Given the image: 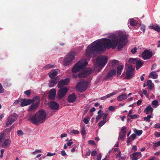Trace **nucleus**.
Instances as JSON below:
<instances>
[{
	"label": "nucleus",
	"mask_w": 160,
	"mask_h": 160,
	"mask_svg": "<svg viewBox=\"0 0 160 160\" xmlns=\"http://www.w3.org/2000/svg\"><path fill=\"white\" fill-rule=\"evenodd\" d=\"M128 37L126 32L119 31L117 35L113 34L110 35L109 39L103 38L97 40L87 47L86 55L90 58L95 56L99 52H104L107 48L114 49L117 46L119 50L126 45Z\"/></svg>",
	"instance_id": "f257e3e1"
},
{
	"label": "nucleus",
	"mask_w": 160,
	"mask_h": 160,
	"mask_svg": "<svg viewBox=\"0 0 160 160\" xmlns=\"http://www.w3.org/2000/svg\"><path fill=\"white\" fill-rule=\"evenodd\" d=\"M47 116L45 111L41 109L34 115L31 116L29 118V120L32 123L38 125L39 123H42L45 121Z\"/></svg>",
	"instance_id": "f03ea898"
},
{
	"label": "nucleus",
	"mask_w": 160,
	"mask_h": 160,
	"mask_svg": "<svg viewBox=\"0 0 160 160\" xmlns=\"http://www.w3.org/2000/svg\"><path fill=\"white\" fill-rule=\"evenodd\" d=\"M108 58L106 56L100 55L98 56L96 60L98 66H95V70L99 72L103 68L107 62Z\"/></svg>",
	"instance_id": "7ed1b4c3"
},
{
	"label": "nucleus",
	"mask_w": 160,
	"mask_h": 160,
	"mask_svg": "<svg viewBox=\"0 0 160 160\" xmlns=\"http://www.w3.org/2000/svg\"><path fill=\"white\" fill-rule=\"evenodd\" d=\"M88 64V62L85 59H82L78 62L73 67L72 72L73 73L78 72L81 69L84 68Z\"/></svg>",
	"instance_id": "20e7f679"
},
{
	"label": "nucleus",
	"mask_w": 160,
	"mask_h": 160,
	"mask_svg": "<svg viewBox=\"0 0 160 160\" xmlns=\"http://www.w3.org/2000/svg\"><path fill=\"white\" fill-rule=\"evenodd\" d=\"M75 55V52H70L64 59L63 62L64 65L67 66L70 64L74 60Z\"/></svg>",
	"instance_id": "39448f33"
},
{
	"label": "nucleus",
	"mask_w": 160,
	"mask_h": 160,
	"mask_svg": "<svg viewBox=\"0 0 160 160\" xmlns=\"http://www.w3.org/2000/svg\"><path fill=\"white\" fill-rule=\"evenodd\" d=\"M88 83L85 81H82L76 86V89L80 92H82L86 89Z\"/></svg>",
	"instance_id": "423d86ee"
},
{
	"label": "nucleus",
	"mask_w": 160,
	"mask_h": 160,
	"mask_svg": "<svg viewBox=\"0 0 160 160\" xmlns=\"http://www.w3.org/2000/svg\"><path fill=\"white\" fill-rule=\"evenodd\" d=\"M135 69L131 66H128L126 71V78L129 79L134 75Z\"/></svg>",
	"instance_id": "0eeeda50"
},
{
	"label": "nucleus",
	"mask_w": 160,
	"mask_h": 160,
	"mask_svg": "<svg viewBox=\"0 0 160 160\" xmlns=\"http://www.w3.org/2000/svg\"><path fill=\"white\" fill-rule=\"evenodd\" d=\"M68 91V89L66 87L61 88L58 91L57 98L58 99H60L63 98Z\"/></svg>",
	"instance_id": "6e6552de"
},
{
	"label": "nucleus",
	"mask_w": 160,
	"mask_h": 160,
	"mask_svg": "<svg viewBox=\"0 0 160 160\" xmlns=\"http://www.w3.org/2000/svg\"><path fill=\"white\" fill-rule=\"evenodd\" d=\"M36 98H33L32 99H28L26 100L24 99H21L20 100L21 102V106L24 107L29 105L35 101Z\"/></svg>",
	"instance_id": "1a4fd4ad"
},
{
	"label": "nucleus",
	"mask_w": 160,
	"mask_h": 160,
	"mask_svg": "<svg viewBox=\"0 0 160 160\" xmlns=\"http://www.w3.org/2000/svg\"><path fill=\"white\" fill-rule=\"evenodd\" d=\"M152 56L151 52L148 50H145L142 53V58L144 60H148L151 58Z\"/></svg>",
	"instance_id": "9d476101"
},
{
	"label": "nucleus",
	"mask_w": 160,
	"mask_h": 160,
	"mask_svg": "<svg viewBox=\"0 0 160 160\" xmlns=\"http://www.w3.org/2000/svg\"><path fill=\"white\" fill-rule=\"evenodd\" d=\"M17 116L15 114H13L9 117L8 119V121L6 124V127L11 125L17 119Z\"/></svg>",
	"instance_id": "9b49d317"
},
{
	"label": "nucleus",
	"mask_w": 160,
	"mask_h": 160,
	"mask_svg": "<svg viewBox=\"0 0 160 160\" xmlns=\"http://www.w3.org/2000/svg\"><path fill=\"white\" fill-rule=\"evenodd\" d=\"M91 69H85L83 72L78 74V77L79 78H85L89 75L91 72Z\"/></svg>",
	"instance_id": "f8f14e48"
},
{
	"label": "nucleus",
	"mask_w": 160,
	"mask_h": 160,
	"mask_svg": "<svg viewBox=\"0 0 160 160\" xmlns=\"http://www.w3.org/2000/svg\"><path fill=\"white\" fill-rule=\"evenodd\" d=\"M36 99H35V103L32 105L29 108V110L30 111H32L36 109L38 107V104L39 103L40 101L39 98L38 97H35Z\"/></svg>",
	"instance_id": "ddd939ff"
},
{
	"label": "nucleus",
	"mask_w": 160,
	"mask_h": 160,
	"mask_svg": "<svg viewBox=\"0 0 160 160\" xmlns=\"http://www.w3.org/2000/svg\"><path fill=\"white\" fill-rule=\"evenodd\" d=\"M49 107L54 111H57L59 108V105L55 102H51L49 103Z\"/></svg>",
	"instance_id": "4468645a"
},
{
	"label": "nucleus",
	"mask_w": 160,
	"mask_h": 160,
	"mask_svg": "<svg viewBox=\"0 0 160 160\" xmlns=\"http://www.w3.org/2000/svg\"><path fill=\"white\" fill-rule=\"evenodd\" d=\"M56 91L55 89H52L50 90L49 93V98L51 100H53L55 98Z\"/></svg>",
	"instance_id": "2eb2a0df"
},
{
	"label": "nucleus",
	"mask_w": 160,
	"mask_h": 160,
	"mask_svg": "<svg viewBox=\"0 0 160 160\" xmlns=\"http://www.w3.org/2000/svg\"><path fill=\"white\" fill-rule=\"evenodd\" d=\"M69 81L68 78H67L63 80H61L59 82L58 84V88H60L65 85H67Z\"/></svg>",
	"instance_id": "dca6fc26"
},
{
	"label": "nucleus",
	"mask_w": 160,
	"mask_h": 160,
	"mask_svg": "<svg viewBox=\"0 0 160 160\" xmlns=\"http://www.w3.org/2000/svg\"><path fill=\"white\" fill-rule=\"evenodd\" d=\"M154 84L152 82L151 80H147V82L144 83L143 84L144 87L148 86L151 90L154 88Z\"/></svg>",
	"instance_id": "f3484780"
},
{
	"label": "nucleus",
	"mask_w": 160,
	"mask_h": 160,
	"mask_svg": "<svg viewBox=\"0 0 160 160\" xmlns=\"http://www.w3.org/2000/svg\"><path fill=\"white\" fill-rule=\"evenodd\" d=\"M58 72V69H54L51 71L49 73V77L51 78H54L56 76Z\"/></svg>",
	"instance_id": "a211bd4d"
},
{
	"label": "nucleus",
	"mask_w": 160,
	"mask_h": 160,
	"mask_svg": "<svg viewBox=\"0 0 160 160\" xmlns=\"http://www.w3.org/2000/svg\"><path fill=\"white\" fill-rule=\"evenodd\" d=\"M132 160H137L141 157V152H135L131 155Z\"/></svg>",
	"instance_id": "6ab92c4d"
},
{
	"label": "nucleus",
	"mask_w": 160,
	"mask_h": 160,
	"mask_svg": "<svg viewBox=\"0 0 160 160\" xmlns=\"http://www.w3.org/2000/svg\"><path fill=\"white\" fill-rule=\"evenodd\" d=\"M52 79L51 80L49 84V86L50 87H53L59 80V78L58 77H56Z\"/></svg>",
	"instance_id": "aec40b11"
},
{
	"label": "nucleus",
	"mask_w": 160,
	"mask_h": 160,
	"mask_svg": "<svg viewBox=\"0 0 160 160\" xmlns=\"http://www.w3.org/2000/svg\"><path fill=\"white\" fill-rule=\"evenodd\" d=\"M76 99V96L74 93L70 95L68 98V101L69 102H73Z\"/></svg>",
	"instance_id": "412c9836"
},
{
	"label": "nucleus",
	"mask_w": 160,
	"mask_h": 160,
	"mask_svg": "<svg viewBox=\"0 0 160 160\" xmlns=\"http://www.w3.org/2000/svg\"><path fill=\"white\" fill-rule=\"evenodd\" d=\"M153 110V108H152L151 105H150L144 109V112L147 114H151Z\"/></svg>",
	"instance_id": "4be33fe9"
},
{
	"label": "nucleus",
	"mask_w": 160,
	"mask_h": 160,
	"mask_svg": "<svg viewBox=\"0 0 160 160\" xmlns=\"http://www.w3.org/2000/svg\"><path fill=\"white\" fill-rule=\"evenodd\" d=\"M136 65V68L137 70L142 65V61L140 60L138 58L135 63Z\"/></svg>",
	"instance_id": "5701e85b"
},
{
	"label": "nucleus",
	"mask_w": 160,
	"mask_h": 160,
	"mask_svg": "<svg viewBox=\"0 0 160 160\" xmlns=\"http://www.w3.org/2000/svg\"><path fill=\"white\" fill-rule=\"evenodd\" d=\"M11 143L10 140L8 139H6L4 141L2 144V146L5 148L8 147Z\"/></svg>",
	"instance_id": "b1692460"
},
{
	"label": "nucleus",
	"mask_w": 160,
	"mask_h": 160,
	"mask_svg": "<svg viewBox=\"0 0 160 160\" xmlns=\"http://www.w3.org/2000/svg\"><path fill=\"white\" fill-rule=\"evenodd\" d=\"M116 71L115 70H112L110 71L108 73L105 78L108 79L112 77L116 73Z\"/></svg>",
	"instance_id": "393cba45"
},
{
	"label": "nucleus",
	"mask_w": 160,
	"mask_h": 160,
	"mask_svg": "<svg viewBox=\"0 0 160 160\" xmlns=\"http://www.w3.org/2000/svg\"><path fill=\"white\" fill-rule=\"evenodd\" d=\"M148 28L153 29L158 32H160V27L157 24L150 25L148 27Z\"/></svg>",
	"instance_id": "a878e982"
},
{
	"label": "nucleus",
	"mask_w": 160,
	"mask_h": 160,
	"mask_svg": "<svg viewBox=\"0 0 160 160\" xmlns=\"http://www.w3.org/2000/svg\"><path fill=\"white\" fill-rule=\"evenodd\" d=\"M127 98V95L125 94H123L117 97V99L118 101H121L126 99Z\"/></svg>",
	"instance_id": "bb28decb"
},
{
	"label": "nucleus",
	"mask_w": 160,
	"mask_h": 160,
	"mask_svg": "<svg viewBox=\"0 0 160 160\" xmlns=\"http://www.w3.org/2000/svg\"><path fill=\"white\" fill-rule=\"evenodd\" d=\"M158 77V74L156 72H152L149 75V77L153 79L156 78Z\"/></svg>",
	"instance_id": "cd10ccee"
},
{
	"label": "nucleus",
	"mask_w": 160,
	"mask_h": 160,
	"mask_svg": "<svg viewBox=\"0 0 160 160\" xmlns=\"http://www.w3.org/2000/svg\"><path fill=\"white\" fill-rule=\"evenodd\" d=\"M114 153L116 155V158H118L121 156V153L119 148H116L114 150Z\"/></svg>",
	"instance_id": "c85d7f7f"
},
{
	"label": "nucleus",
	"mask_w": 160,
	"mask_h": 160,
	"mask_svg": "<svg viewBox=\"0 0 160 160\" xmlns=\"http://www.w3.org/2000/svg\"><path fill=\"white\" fill-rule=\"evenodd\" d=\"M123 68V66L120 65L118 66L117 68V75L119 76L121 73L122 70Z\"/></svg>",
	"instance_id": "c756f323"
},
{
	"label": "nucleus",
	"mask_w": 160,
	"mask_h": 160,
	"mask_svg": "<svg viewBox=\"0 0 160 160\" xmlns=\"http://www.w3.org/2000/svg\"><path fill=\"white\" fill-rule=\"evenodd\" d=\"M98 115L96 118V122H98L103 116V112L101 111V110H99L98 112Z\"/></svg>",
	"instance_id": "7c9ffc66"
},
{
	"label": "nucleus",
	"mask_w": 160,
	"mask_h": 160,
	"mask_svg": "<svg viewBox=\"0 0 160 160\" xmlns=\"http://www.w3.org/2000/svg\"><path fill=\"white\" fill-rule=\"evenodd\" d=\"M5 134L2 132L0 134V144L1 143L3 140L5 138Z\"/></svg>",
	"instance_id": "2f4dec72"
},
{
	"label": "nucleus",
	"mask_w": 160,
	"mask_h": 160,
	"mask_svg": "<svg viewBox=\"0 0 160 160\" xmlns=\"http://www.w3.org/2000/svg\"><path fill=\"white\" fill-rule=\"evenodd\" d=\"M130 24L132 26H134L137 25V23L133 18H132L130 20Z\"/></svg>",
	"instance_id": "473e14b6"
},
{
	"label": "nucleus",
	"mask_w": 160,
	"mask_h": 160,
	"mask_svg": "<svg viewBox=\"0 0 160 160\" xmlns=\"http://www.w3.org/2000/svg\"><path fill=\"white\" fill-rule=\"evenodd\" d=\"M138 58H131L128 60L129 62L131 64H135Z\"/></svg>",
	"instance_id": "72a5a7b5"
},
{
	"label": "nucleus",
	"mask_w": 160,
	"mask_h": 160,
	"mask_svg": "<svg viewBox=\"0 0 160 160\" xmlns=\"http://www.w3.org/2000/svg\"><path fill=\"white\" fill-rule=\"evenodd\" d=\"M152 116L150 115H148L147 117L144 118V121H146L147 122H149L150 121V119L152 118Z\"/></svg>",
	"instance_id": "f704fd0d"
},
{
	"label": "nucleus",
	"mask_w": 160,
	"mask_h": 160,
	"mask_svg": "<svg viewBox=\"0 0 160 160\" xmlns=\"http://www.w3.org/2000/svg\"><path fill=\"white\" fill-rule=\"evenodd\" d=\"M4 85L7 87H9L11 86V84L9 81L7 80H5L3 81Z\"/></svg>",
	"instance_id": "c9c22d12"
},
{
	"label": "nucleus",
	"mask_w": 160,
	"mask_h": 160,
	"mask_svg": "<svg viewBox=\"0 0 160 160\" xmlns=\"http://www.w3.org/2000/svg\"><path fill=\"white\" fill-rule=\"evenodd\" d=\"M134 132L138 136H140L142 133V130H138L136 129H134Z\"/></svg>",
	"instance_id": "e433bc0d"
},
{
	"label": "nucleus",
	"mask_w": 160,
	"mask_h": 160,
	"mask_svg": "<svg viewBox=\"0 0 160 160\" xmlns=\"http://www.w3.org/2000/svg\"><path fill=\"white\" fill-rule=\"evenodd\" d=\"M55 67V65H51L50 64H48L45 67H43V68L45 70L48 69H50L51 68H54Z\"/></svg>",
	"instance_id": "4c0bfd02"
},
{
	"label": "nucleus",
	"mask_w": 160,
	"mask_h": 160,
	"mask_svg": "<svg viewBox=\"0 0 160 160\" xmlns=\"http://www.w3.org/2000/svg\"><path fill=\"white\" fill-rule=\"evenodd\" d=\"M81 133L82 135H84L86 134L85 128L84 126L82 127L81 130Z\"/></svg>",
	"instance_id": "58836bf2"
},
{
	"label": "nucleus",
	"mask_w": 160,
	"mask_h": 160,
	"mask_svg": "<svg viewBox=\"0 0 160 160\" xmlns=\"http://www.w3.org/2000/svg\"><path fill=\"white\" fill-rule=\"evenodd\" d=\"M106 122V121L102 120L98 123V126L99 127H101L103 125H104Z\"/></svg>",
	"instance_id": "ea45409f"
},
{
	"label": "nucleus",
	"mask_w": 160,
	"mask_h": 160,
	"mask_svg": "<svg viewBox=\"0 0 160 160\" xmlns=\"http://www.w3.org/2000/svg\"><path fill=\"white\" fill-rule=\"evenodd\" d=\"M12 128V127H11L10 128H8L5 129L2 132H4V133L5 134V133H8L10 132L11 131V129Z\"/></svg>",
	"instance_id": "a19ab883"
},
{
	"label": "nucleus",
	"mask_w": 160,
	"mask_h": 160,
	"mask_svg": "<svg viewBox=\"0 0 160 160\" xmlns=\"http://www.w3.org/2000/svg\"><path fill=\"white\" fill-rule=\"evenodd\" d=\"M118 61L116 60H113L112 62V65L113 66H115L118 63Z\"/></svg>",
	"instance_id": "79ce46f5"
},
{
	"label": "nucleus",
	"mask_w": 160,
	"mask_h": 160,
	"mask_svg": "<svg viewBox=\"0 0 160 160\" xmlns=\"http://www.w3.org/2000/svg\"><path fill=\"white\" fill-rule=\"evenodd\" d=\"M125 135V134L120 133L119 138L121 140L123 139V138Z\"/></svg>",
	"instance_id": "37998d69"
},
{
	"label": "nucleus",
	"mask_w": 160,
	"mask_h": 160,
	"mask_svg": "<svg viewBox=\"0 0 160 160\" xmlns=\"http://www.w3.org/2000/svg\"><path fill=\"white\" fill-rule=\"evenodd\" d=\"M79 133V132L76 130H72L70 132L71 134H78Z\"/></svg>",
	"instance_id": "c03bdc74"
},
{
	"label": "nucleus",
	"mask_w": 160,
	"mask_h": 160,
	"mask_svg": "<svg viewBox=\"0 0 160 160\" xmlns=\"http://www.w3.org/2000/svg\"><path fill=\"white\" fill-rule=\"evenodd\" d=\"M17 132L18 135L19 136H22L23 134V131L21 130L18 131Z\"/></svg>",
	"instance_id": "a18cd8bd"
},
{
	"label": "nucleus",
	"mask_w": 160,
	"mask_h": 160,
	"mask_svg": "<svg viewBox=\"0 0 160 160\" xmlns=\"http://www.w3.org/2000/svg\"><path fill=\"white\" fill-rule=\"evenodd\" d=\"M4 89L3 88L2 84L0 83V93H2L4 92Z\"/></svg>",
	"instance_id": "49530a36"
},
{
	"label": "nucleus",
	"mask_w": 160,
	"mask_h": 160,
	"mask_svg": "<svg viewBox=\"0 0 160 160\" xmlns=\"http://www.w3.org/2000/svg\"><path fill=\"white\" fill-rule=\"evenodd\" d=\"M158 102L157 100H154L152 102V104L153 105H155L156 106H158Z\"/></svg>",
	"instance_id": "de8ad7c7"
},
{
	"label": "nucleus",
	"mask_w": 160,
	"mask_h": 160,
	"mask_svg": "<svg viewBox=\"0 0 160 160\" xmlns=\"http://www.w3.org/2000/svg\"><path fill=\"white\" fill-rule=\"evenodd\" d=\"M138 115L137 114H134L133 115H132L130 117L131 119H135L137 118L138 117Z\"/></svg>",
	"instance_id": "09e8293b"
},
{
	"label": "nucleus",
	"mask_w": 160,
	"mask_h": 160,
	"mask_svg": "<svg viewBox=\"0 0 160 160\" xmlns=\"http://www.w3.org/2000/svg\"><path fill=\"white\" fill-rule=\"evenodd\" d=\"M41 152V150L40 149H37L35 151L32 152V154L33 155L37 153H40Z\"/></svg>",
	"instance_id": "8fccbe9b"
},
{
	"label": "nucleus",
	"mask_w": 160,
	"mask_h": 160,
	"mask_svg": "<svg viewBox=\"0 0 160 160\" xmlns=\"http://www.w3.org/2000/svg\"><path fill=\"white\" fill-rule=\"evenodd\" d=\"M116 94V92H112V93L108 94V95H107L106 96H107V98H110V97H111V96H112L113 95H115Z\"/></svg>",
	"instance_id": "3c124183"
},
{
	"label": "nucleus",
	"mask_w": 160,
	"mask_h": 160,
	"mask_svg": "<svg viewBox=\"0 0 160 160\" xmlns=\"http://www.w3.org/2000/svg\"><path fill=\"white\" fill-rule=\"evenodd\" d=\"M126 128L125 127H122L121 130L122 132L121 133L125 134L126 132Z\"/></svg>",
	"instance_id": "603ef678"
},
{
	"label": "nucleus",
	"mask_w": 160,
	"mask_h": 160,
	"mask_svg": "<svg viewBox=\"0 0 160 160\" xmlns=\"http://www.w3.org/2000/svg\"><path fill=\"white\" fill-rule=\"evenodd\" d=\"M91 153V151L89 149H88L86 152L85 156H89Z\"/></svg>",
	"instance_id": "864d4df0"
},
{
	"label": "nucleus",
	"mask_w": 160,
	"mask_h": 160,
	"mask_svg": "<svg viewBox=\"0 0 160 160\" xmlns=\"http://www.w3.org/2000/svg\"><path fill=\"white\" fill-rule=\"evenodd\" d=\"M31 92V90H28L24 92V93L26 95L29 96L30 95Z\"/></svg>",
	"instance_id": "5fc2aeb1"
},
{
	"label": "nucleus",
	"mask_w": 160,
	"mask_h": 160,
	"mask_svg": "<svg viewBox=\"0 0 160 160\" xmlns=\"http://www.w3.org/2000/svg\"><path fill=\"white\" fill-rule=\"evenodd\" d=\"M137 48L135 47L131 49V52L133 54H135L136 52Z\"/></svg>",
	"instance_id": "6e6d98bb"
},
{
	"label": "nucleus",
	"mask_w": 160,
	"mask_h": 160,
	"mask_svg": "<svg viewBox=\"0 0 160 160\" xmlns=\"http://www.w3.org/2000/svg\"><path fill=\"white\" fill-rule=\"evenodd\" d=\"M97 154V152L96 151H93L91 152V155L92 156H96Z\"/></svg>",
	"instance_id": "4d7b16f0"
},
{
	"label": "nucleus",
	"mask_w": 160,
	"mask_h": 160,
	"mask_svg": "<svg viewBox=\"0 0 160 160\" xmlns=\"http://www.w3.org/2000/svg\"><path fill=\"white\" fill-rule=\"evenodd\" d=\"M88 143L90 145H94L95 144L94 141L92 140H89L88 141Z\"/></svg>",
	"instance_id": "13d9d810"
},
{
	"label": "nucleus",
	"mask_w": 160,
	"mask_h": 160,
	"mask_svg": "<svg viewBox=\"0 0 160 160\" xmlns=\"http://www.w3.org/2000/svg\"><path fill=\"white\" fill-rule=\"evenodd\" d=\"M115 109V108L112 106H110L108 108V110L111 111H113Z\"/></svg>",
	"instance_id": "bf43d9fd"
},
{
	"label": "nucleus",
	"mask_w": 160,
	"mask_h": 160,
	"mask_svg": "<svg viewBox=\"0 0 160 160\" xmlns=\"http://www.w3.org/2000/svg\"><path fill=\"white\" fill-rule=\"evenodd\" d=\"M160 145V141L158 142L154 143V146L155 147H157Z\"/></svg>",
	"instance_id": "052dcab7"
},
{
	"label": "nucleus",
	"mask_w": 160,
	"mask_h": 160,
	"mask_svg": "<svg viewBox=\"0 0 160 160\" xmlns=\"http://www.w3.org/2000/svg\"><path fill=\"white\" fill-rule=\"evenodd\" d=\"M141 29L143 31V33H144L145 31V26L144 25H140Z\"/></svg>",
	"instance_id": "680f3d73"
},
{
	"label": "nucleus",
	"mask_w": 160,
	"mask_h": 160,
	"mask_svg": "<svg viewBox=\"0 0 160 160\" xmlns=\"http://www.w3.org/2000/svg\"><path fill=\"white\" fill-rule=\"evenodd\" d=\"M72 139H71L69 141V142L67 143V145L68 146H71L72 144V142H71Z\"/></svg>",
	"instance_id": "e2e57ef3"
},
{
	"label": "nucleus",
	"mask_w": 160,
	"mask_h": 160,
	"mask_svg": "<svg viewBox=\"0 0 160 160\" xmlns=\"http://www.w3.org/2000/svg\"><path fill=\"white\" fill-rule=\"evenodd\" d=\"M102 157L101 153L99 154L97 157V160H101Z\"/></svg>",
	"instance_id": "0e129e2a"
},
{
	"label": "nucleus",
	"mask_w": 160,
	"mask_h": 160,
	"mask_svg": "<svg viewBox=\"0 0 160 160\" xmlns=\"http://www.w3.org/2000/svg\"><path fill=\"white\" fill-rule=\"evenodd\" d=\"M83 122L85 124H87L89 122V120L87 118H84L83 119Z\"/></svg>",
	"instance_id": "69168bd1"
},
{
	"label": "nucleus",
	"mask_w": 160,
	"mask_h": 160,
	"mask_svg": "<svg viewBox=\"0 0 160 160\" xmlns=\"http://www.w3.org/2000/svg\"><path fill=\"white\" fill-rule=\"evenodd\" d=\"M130 137L132 138V140H134L136 138V135L135 134H132Z\"/></svg>",
	"instance_id": "338daca9"
},
{
	"label": "nucleus",
	"mask_w": 160,
	"mask_h": 160,
	"mask_svg": "<svg viewBox=\"0 0 160 160\" xmlns=\"http://www.w3.org/2000/svg\"><path fill=\"white\" fill-rule=\"evenodd\" d=\"M154 135L156 137H160V132H155Z\"/></svg>",
	"instance_id": "774afa93"
}]
</instances>
